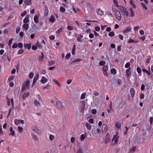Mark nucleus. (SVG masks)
<instances>
[{
    "label": "nucleus",
    "instance_id": "nucleus-60",
    "mask_svg": "<svg viewBox=\"0 0 153 153\" xmlns=\"http://www.w3.org/2000/svg\"><path fill=\"white\" fill-rule=\"evenodd\" d=\"M100 28L99 26H97L95 27V30L97 31H98L100 30Z\"/></svg>",
    "mask_w": 153,
    "mask_h": 153
},
{
    "label": "nucleus",
    "instance_id": "nucleus-53",
    "mask_svg": "<svg viewBox=\"0 0 153 153\" xmlns=\"http://www.w3.org/2000/svg\"><path fill=\"white\" fill-rule=\"evenodd\" d=\"M15 124L16 125H18L19 123V120H15Z\"/></svg>",
    "mask_w": 153,
    "mask_h": 153
},
{
    "label": "nucleus",
    "instance_id": "nucleus-45",
    "mask_svg": "<svg viewBox=\"0 0 153 153\" xmlns=\"http://www.w3.org/2000/svg\"><path fill=\"white\" fill-rule=\"evenodd\" d=\"M54 138V136L52 135H50L49 136V139L51 141L53 140Z\"/></svg>",
    "mask_w": 153,
    "mask_h": 153
},
{
    "label": "nucleus",
    "instance_id": "nucleus-1",
    "mask_svg": "<svg viewBox=\"0 0 153 153\" xmlns=\"http://www.w3.org/2000/svg\"><path fill=\"white\" fill-rule=\"evenodd\" d=\"M30 83V80L27 79L23 84L21 90L22 92H23L26 89L29 88Z\"/></svg>",
    "mask_w": 153,
    "mask_h": 153
},
{
    "label": "nucleus",
    "instance_id": "nucleus-57",
    "mask_svg": "<svg viewBox=\"0 0 153 153\" xmlns=\"http://www.w3.org/2000/svg\"><path fill=\"white\" fill-rule=\"evenodd\" d=\"M24 52V51L22 49H20L18 51V53L19 54H20Z\"/></svg>",
    "mask_w": 153,
    "mask_h": 153
},
{
    "label": "nucleus",
    "instance_id": "nucleus-36",
    "mask_svg": "<svg viewBox=\"0 0 153 153\" xmlns=\"http://www.w3.org/2000/svg\"><path fill=\"white\" fill-rule=\"evenodd\" d=\"M53 81L54 83H55L57 84L58 86H59V87L60 86V84L56 80V79H53Z\"/></svg>",
    "mask_w": 153,
    "mask_h": 153
},
{
    "label": "nucleus",
    "instance_id": "nucleus-51",
    "mask_svg": "<svg viewBox=\"0 0 153 153\" xmlns=\"http://www.w3.org/2000/svg\"><path fill=\"white\" fill-rule=\"evenodd\" d=\"M130 64L129 62L127 63L125 65V67L126 68H129Z\"/></svg>",
    "mask_w": 153,
    "mask_h": 153
},
{
    "label": "nucleus",
    "instance_id": "nucleus-10",
    "mask_svg": "<svg viewBox=\"0 0 153 153\" xmlns=\"http://www.w3.org/2000/svg\"><path fill=\"white\" fill-rule=\"evenodd\" d=\"M39 15H35L34 17V22L36 23H38L39 22Z\"/></svg>",
    "mask_w": 153,
    "mask_h": 153
},
{
    "label": "nucleus",
    "instance_id": "nucleus-55",
    "mask_svg": "<svg viewBox=\"0 0 153 153\" xmlns=\"http://www.w3.org/2000/svg\"><path fill=\"white\" fill-rule=\"evenodd\" d=\"M3 132L2 131V126L1 125H0V136L2 134Z\"/></svg>",
    "mask_w": 153,
    "mask_h": 153
},
{
    "label": "nucleus",
    "instance_id": "nucleus-12",
    "mask_svg": "<svg viewBox=\"0 0 153 153\" xmlns=\"http://www.w3.org/2000/svg\"><path fill=\"white\" fill-rule=\"evenodd\" d=\"M131 29V26H128L126 28V29L123 31V32L125 33H127L130 31Z\"/></svg>",
    "mask_w": 153,
    "mask_h": 153
},
{
    "label": "nucleus",
    "instance_id": "nucleus-58",
    "mask_svg": "<svg viewBox=\"0 0 153 153\" xmlns=\"http://www.w3.org/2000/svg\"><path fill=\"white\" fill-rule=\"evenodd\" d=\"M12 40H13V39H10L9 40V42H8V45H10V46L11 44L12 43Z\"/></svg>",
    "mask_w": 153,
    "mask_h": 153
},
{
    "label": "nucleus",
    "instance_id": "nucleus-11",
    "mask_svg": "<svg viewBox=\"0 0 153 153\" xmlns=\"http://www.w3.org/2000/svg\"><path fill=\"white\" fill-rule=\"evenodd\" d=\"M39 78V75L38 74H36V75L35 76V77L34 78L33 83V86L32 87H33V86L34 85L35 83H36V81Z\"/></svg>",
    "mask_w": 153,
    "mask_h": 153
},
{
    "label": "nucleus",
    "instance_id": "nucleus-50",
    "mask_svg": "<svg viewBox=\"0 0 153 153\" xmlns=\"http://www.w3.org/2000/svg\"><path fill=\"white\" fill-rule=\"evenodd\" d=\"M141 4L143 8L145 9L146 10H147L148 8L145 4L142 3H141Z\"/></svg>",
    "mask_w": 153,
    "mask_h": 153
},
{
    "label": "nucleus",
    "instance_id": "nucleus-6",
    "mask_svg": "<svg viewBox=\"0 0 153 153\" xmlns=\"http://www.w3.org/2000/svg\"><path fill=\"white\" fill-rule=\"evenodd\" d=\"M111 139V137L109 134L107 133L104 139V141L105 143H108Z\"/></svg>",
    "mask_w": 153,
    "mask_h": 153
},
{
    "label": "nucleus",
    "instance_id": "nucleus-52",
    "mask_svg": "<svg viewBox=\"0 0 153 153\" xmlns=\"http://www.w3.org/2000/svg\"><path fill=\"white\" fill-rule=\"evenodd\" d=\"M18 44L16 43H15V44H13V45L12 46V48H16L18 47Z\"/></svg>",
    "mask_w": 153,
    "mask_h": 153
},
{
    "label": "nucleus",
    "instance_id": "nucleus-17",
    "mask_svg": "<svg viewBox=\"0 0 153 153\" xmlns=\"http://www.w3.org/2000/svg\"><path fill=\"white\" fill-rule=\"evenodd\" d=\"M31 47V44L30 43L29 44H25L24 47L25 48H27V49H30Z\"/></svg>",
    "mask_w": 153,
    "mask_h": 153
},
{
    "label": "nucleus",
    "instance_id": "nucleus-31",
    "mask_svg": "<svg viewBox=\"0 0 153 153\" xmlns=\"http://www.w3.org/2000/svg\"><path fill=\"white\" fill-rule=\"evenodd\" d=\"M76 50V45L74 44L73 46V48L72 51V54L74 55L75 54V51Z\"/></svg>",
    "mask_w": 153,
    "mask_h": 153
},
{
    "label": "nucleus",
    "instance_id": "nucleus-27",
    "mask_svg": "<svg viewBox=\"0 0 153 153\" xmlns=\"http://www.w3.org/2000/svg\"><path fill=\"white\" fill-rule=\"evenodd\" d=\"M130 91L131 96H134L135 94V91L134 89L133 88H131L130 90Z\"/></svg>",
    "mask_w": 153,
    "mask_h": 153
},
{
    "label": "nucleus",
    "instance_id": "nucleus-43",
    "mask_svg": "<svg viewBox=\"0 0 153 153\" xmlns=\"http://www.w3.org/2000/svg\"><path fill=\"white\" fill-rule=\"evenodd\" d=\"M85 137V136L84 134H82L80 136V139L82 140H83Z\"/></svg>",
    "mask_w": 153,
    "mask_h": 153
},
{
    "label": "nucleus",
    "instance_id": "nucleus-56",
    "mask_svg": "<svg viewBox=\"0 0 153 153\" xmlns=\"http://www.w3.org/2000/svg\"><path fill=\"white\" fill-rule=\"evenodd\" d=\"M18 45L19 47L20 48H22L23 47V44L21 42H19Z\"/></svg>",
    "mask_w": 153,
    "mask_h": 153
},
{
    "label": "nucleus",
    "instance_id": "nucleus-29",
    "mask_svg": "<svg viewBox=\"0 0 153 153\" xmlns=\"http://www.w3.org/2000/svg\"><path fill=\"white\" fill-rule=\"evenodd\" d=\"M130 68L129 67L128 69H127L126 71V75L128 76H129L130 74Z\"/></svg>",
    "mask_w": 153,
    "mask_h": 153
},
{
    "label": "nucleus",
    "instance_id": "nucleus-8",
    "mask_svg": "<svg viewBox=\"0 0 153 153\" xmlns=\"http://www.w3.org/2000/svg\"><path fill=\"white\" fill-rule=\"evenodd\" d=\"M75 36L76 38L77 41L78 42H81L82 39L81 38L83 37V36L82 35L77 34H76Z\"/></svg>",
    "mask_w": 153,
    "mask_h": 153
},
{
    "label": "nucleus",
    "instance_id": "nucleus-62",
    "mask_svg": "<svg viewBox=\"0 0 153 153\" xmlns=\"http://www.w3.org/2000/svg\"><path fill=\"white\" fill-rule=\"evenodd\" d=\"M27 13V11H24L21 14V16H24Z\"/></svg>",
    "mask_w": 153,
    "mask_h": 153
},
{
    "label": "nucleus",
    "instance_id": "nucleus-48",
    "mask_svg": "<svg viewBox=\"0 0 153 153\" xmlns=\"http://www.w3.org/2000/svg\"><path fill=\"white\" fill-rule=\"evenodd\" d=\"M108 69V68L106 66H104L103 68V71H107Z\"/></svg>",
    "mask_w": 153,
    "mask_h": 153
},
{
    "label": "nucleus",
    "instance_id": "nucleus-64",
    "mask_svg": "<svg viewBox=\"0 0 153 153\" xmlns=\"http://www.w3.org/2000/svg\"><path fill=\"white\" fill-rule=\"evenodd\" d=\"M88 122L90 123H92L94 122V120L92 118H90Z\"/></svg>",
    "mask_w": 153,
    "mask_h": 153
},
{
    "label": "nucleus",
    "instance_id": "nucleus-25",
    "mask_svg": "<svg viewBox=\"0 0 153 153\" xmlns=\"http://www.w3.org/2000/svg\"><path fill=\"white\" fill-rule=\"evenodd\" d=\"M10 134L12 135V136H13L15 134V131L13 130V128L12 127H11L10 128Z\"/></svg>",
    "mask_w": 153,
    "mask_h": 153
},
{
    "label": "nucleus",
    "instance_id": "nucleus-13",
    "mask_svg": "<svg viewBox=\"0 0 153 153\" xmlns=\"http://www.w3.org/2000/svg\"><path fill=\"white\" fill-rule=\"evenodd\" d=\"M19 91V88H16L14 90V94L16 97L18 96Z\"/></svg>",
    "mask_w": 153,
    "mask_h": 153
},
{
    "label": "nucleus",
    "instance_id": "nucleus-21",
    "mask_svg": "<svg viewBox=\"0 0 153 153\" xmlns=\"http://www.w3.org/2000/svg\"><path fill=\"white\" fill-rule=\"evenodd\" d=\"M115 127L117 129H120L121 128V125L120 123L118 122H117L115 124Z\"/></svg>",
    "mask_w": 153,
    "mask_h": 153
},
{
    "label": "nucleus",
    "instance_id": "nucleus-46",
    "mask_svg": "<svg viewBox=\"0 0 153 153\" xmlns=\"http://www.w3.org/2000/svg\"><path fill=\"white\" fill-rule=\"evenodd\" d=\"M86 94L85 93H82L80 99L81 100H83L85 98Z\"/></svg>",
    "mask_w": 153,
    "mask_h": 153
},
{
    "label": "nucleus",
    "instance_id": "nucleus-44",
    "mask_svg": "<svg viewBox=\"0 0 153 153\" xmlns=\"http://www.w3.org/2000/svg\"><path fill=\"white\" fill-rule=\"evenodd\" d=\"M60 10L62 12H64L65 11V9L62 7H60Z\"/></svg>",
    "mask_w": 153,
    "mask_h": 153
},
{
    "label": "nucleus",
    "instance_id": "nucleus-49",
    "mask_svg": "<svg viewBox=\"0 0 153 153\" xmlns=\"http://www.w3.org/2000/svg\"><path fill=\"white\" fill-rule=\"evenodd\" d=\"M105 62L104 61H101L99 62V64L100 65L103 66L105 65Z\"/></svg>",
    "mask_w": 153,
    "mask_h": 153
},
{
    "label": "nucleus",
    "instance_id": "nucleus-5",
    "mask_svg": "<svg viewBox=\"0 0 153 153\" xmlns=\"http://www.w3.org/2000/svg\"><path fill=\"white\" fill-rule=\"evenodd\" d=\"M31 129L32 131H33L35 132H36L39 134H40L41 133V131L35 125H34L32 126Z\"/></svg>",
    "mask_w": 153,
    "mask_h": 153
},
{
    "label": "nucleus",
    "instance_id": "nucleus-23",
    "mask_svg": "<svg viewBox=\"0 0 153 153\" xmlns=\"http://www.w3.org/2000/svg\"><path fill=\"white\" fill-rule=\"evenodd\" d=\"M55 19L54 16H53L52 15L51 16V18H50L49 20V21L51 22H53L55 21Z\"/></svg>",
    "mask_w": 153,
    "mask_h": 153
},
{
    "label": "nucleus",
    "instance_id": "nucleus-19",
    "mask_svg": "<svg viewBox=\"0 0 153 153\" xmlns=\"http://www.w3.org/2000/svg\"><path fill=\"white\" fill-rule=\"evenodd\" d=\"M34 103L35 105L37 107H40L41 105V104L37 100H34Z\"/></svg>",
    "mask_w": 153,
    "mask_h": 153
},
{
    "label": "nucleus",
    "instance_id": "nucleus-15",
    "mask_svg": "<svg viewBox=\"0 0 153 153\" xmlns=\"http://www.w3.org/2000/svg\"><path fill=\"white\" fill-rule=\"evenodd\" d=\"M101 129L103 132L106 131L107 130V126L105 124H103Z\"/></svg>",
    "mask_w": 153,
    "mask_h": 153
},
{
    "label": "nucleus",
    "instance_id": "nucleus-3",
    "mask_svg": "<svg viewBox=\"0 0 153 153\" xmlns=\"http://www.w3.org/2000/svg\"><path fill=\"white\" fill-rule=\"evenodd\" d=\"M114 12L115 16L117 19L119 21H120L122 19V16L120 12L117 10H115Z\"/></svg>",
    "mask_w": 153,
    "mask_h": 153
},
{
    "label": "nucleus",
    "instance_id": "nucleus-33",
    "mask_svg": "<svg viewBox=\"0 0 153 153\" xmlns=\"http://www.w3.org/2000/svg\"><path fill=\"white\" fill-rule=\"evenodd\" d=\"M142 71L143 72L146 73L148 75H150V73L147 70L145 69H142Z\"/></svg>",
    "mask_w": 153,
    "mask_h": 153
},
{
    "label": "nucleus",
    "instance_id": "nucleus-61",
    "mask_svg": "<svg viewBox=\"0 0 153 153\" xmlns=\"http://www.w3.org/2000/svg\"><path fill=\"white\" fill-rule=\"evenodd\" d=\"M139 29V26H137L134 27V30L135 31H138V30Z\"/></svg>",
    "mask_w": 153,
    "mask_h": 153
},
{
    "label": "nucleus",
    "instance_id": "nucleus-39",
    "mask_svg": "<svg viewBox=\"0 0 153 153\" xmlns=\"http://www.w3.org/2000/svg\"><path fill=\"white\" fill-rule=\"evenodd\" d=\"M62 29L63 28L62 27H61L56 31V32L57 34H59L62 31Z\"/></svg>",
    "mask_w": 153,
    "mask_h": 153
},
{
    "label": "nucleus",
    "instance_id": "nucleus-59",
    "mask_svg": "<svg viewBox=\"0 0 153 153\" xmlns=\"http://www.w3.org/2000/svg\"><path fill=\"white\" fill-rule=\"evenodd\" d=\"M67 28L68 30H72L73 29V27L70 26H68L67 27Z\"/></svg>",
    "mask_w": 153,
    "mask_h": 153
},
{
    "label": "nucleus",
    "instance_id": "nucleus-30",
    "mask_svg": "<svg viewBox=\"0 0 153 153\" xmlns=\"http://www.w3.org/2000/svg\"><path fill=\"white\" fill-rule=\"evenodd\" d=\"M31 1V0H25L24 2L25 4H26L27 5H28L30 4Z\"/></svg>",
    "mask_w": 153,
    "mask_h": 153
},
{
    "label": "nucleus",
    "instance_id": "nucleus-7",
    "mask_svg": "<svg viewBox=\"0 0 153 153\" xmlns=\"http://www.w3.org/2000/svg\"><path fill=\"white\" fill-rule=\"evenodd\" d=\"M85 102L84 101H81L79 108L82 111H83L85 108Z\"/></svg>",
    "mask_w": 153,
    "mask_h": 153
},
{
    "label": "nucleus",
    "instance_id": "nucleus-35",
    "mask_svg": "<svg viewBox=\"0 0 153 153\" xmlns=\"http://www.w3.org/2000/svg\"><path fill=\"white\" fill-rule=\"evenodd\" d=\"M130 3L131 4V5L134 8H136V7L134 3L132 0H130Z\"/></svg>",
    "mask_w": 153,
    "mask_h": 153
},
{
    "label": "nucleus",
    "instance_id": "nucleus-20",
    "mask_svg": "<svg viewBox=\"0 0 153 153\" xmlns=\"http://www.w3.org/2000/svg\"><path fill=\"white\" fill-rule=\"evenodd\" d=\"M48 81V79L45 77H42L41 82L42 83H45Z\"/></svg>",
    "mask_w": 153,
    "mask_h": 153
},
{
    "label": "nucleus",
    "instance_id": "nucleus-47",
    "mask_svg": "<svg viewBox=\"0 0 153 153\" xmlns=\"http://www.w3.org/2000/svg\"><path fill=\"white\" fill-rule=\"evenodd\" d=\"M137 71L138 74H140L141 73V70L140 67H138L137 68Z\"/></svg>",
    "mask_w": 153,
    "mask_h": 153
},
{
    "label": "nucleus",
    "instance_id": "nucleus-26",
    "mask_svg": "<svg viewBox=\"0 0 153 153\" xmlns=\"http://www.w3.org/2000/svg\"><path fill=\"white\" fill-rule=\"evenodd\" d=\"M29 22V17L27 16L23 20V22L25 23H27Z\"/></svg>",
    "mask_w": 153,
    "mask_h": 153
},
{
    "label": "nucleus",
    "instance_id": "nucleus-32",
    "mask_svg": "<svg viewBox=\"0 0 153 153\" xmlns=\"http://www.w3.org/2000/svg\"><path fill=\"white\" fill-rule=\"evenodd\" d=\"M131 16V17H133L134 15V13L132 8L130 9Z\"/></svg>",
    "mask_w": 153,
    "mask_h": 153
},
{
    "label": "nucleus",
    "instance_id": "nucleus-41",
    "mask_svg": "<svg viewBox=\"0 0 153 153\" xmlns=\"http://www.w3.org/2000/svg\"><path fill=\"white\" fill-rule=\"evenodd\" d=\"M71 54L70 53H68L66 54L65 56V58L67 59H69V58L71 57Z\"/></svg>",
    "mask_w": 153,
    "mask_h": 153
},
{
    "label": "nucleus",
    "instance_id": "nucleus-37",
    "mask_svg": "<svg viewBox=\"0 0 153 153\" xmlns=\"http://www.w3.org/2000/svg\"><path fill=\"white\" fill-rule=\"evenodd\" d=\"M108 35L109 36L112 37L114 36V33L113 31H111L109 33Z\"/></svg>",
    "mask_w": 153,
    "mask_h": 153
},
{
    "label": "nucleus",
    "instance_id": "nucleus-28",
    "mask_svg": "<svg viewBox=\"0 0 153 153\" xmlns=\"http://www.w3.org/2000/svg\"><path fill=\"white\" fill-rule=\"evenodd\" d=\"M85 126L86 128L88 130H90L91 128V125L88 123H86Z\"/></svg>",
    "mask_w": 153,
    "mask_h": 153
},
{
    "label": "nucleus",
    "instance_id": "nucleus-22",
    "mask_svg": "<svg viewBox=\"0 0 153 153\" xmlns=\"http://www.w3.org/2000/svg\"><path fill=\"white\" fill-rule=\"evenodd\" d=\"M32 138L34 141H37L38 139L37 137L33 134H32Z\"/></svg>",
    "mask_w": 153,
    "mask_h": 153
},
{
    "label": "nucleus",
    "instance_id": "nucleus-63",
    "mask_svg": "<svg viewBox=\"0 0 153 153\" xmlns=\"http://www.w3.org/2000/svg\"><path fill=\"white\" fill-rule=\"evenodd\" d=\"M144 97V95L143 93H141L140 95V98L141 99H143Z\"/></svg>",
    "mask_w": 153,
    "mask_h": 153
},
{
    "label": "nucleus",
    "instance_id": "nucleus-2",
    "mask_svg": "<svg viewBox=\"0 0 153 153\" xmlns=\"http://www.w3.org/2000/svg\"><path fill=\"white\" fill-rule=\"evenodd\" d=\"M51 102L53 103L54 104L55 103H56L57 106L58 107V108H60L62 109L64 108V105L63 103L61 102L60 101H58L57 102L56 101L57 100L56 98L55 97L54 100H53V99H51Z\"/></svg>",
    "mask_w": 153,
    "mask_h": 153
},
{
    "label": "nucleus",
    "instance_id": "nucleus-40",
    "mask_svg": "<svg viewBox=\"0 0 153 153\" xmlns=\"http://www.w3.org/2000/svg\"><path fill=\"white\" fill-rule=\"evenodd\" d=\"M111 72L112 74H115L116 73V71L115 69H112L111 70Z\"/></svg>",
    "mask_w": 153,
    "mask_h": 153
},
{
    "label": "nucleus",
    "instance_id": "nucleus-54",
    "mask_svg": "<svg viewBox=\"0 0 153 153\" xmlns=\"http://www.w3.org/2000/svg\"><path fill=\"white\" fill-rule=\"evenodd\" d=\"M33 75H34V74L33 73L30 72L29 74V77L30 78H32L33 77Z\"/></svg>",
    "mask_w": 153,
    "mask_h": 153
},
{
    "label": "nucleus",
    "instance_id": "nucleus-38",
    "mask_svg": "<svg viewBox=\"0 0 153 153\" xmlns=\"http://www.w3.org/2000/svg\"><path fill=\"white\" fill-rule=\"evenodd\" d=\"M29 93H25L23 95V97L24 99H25L26 98L27 96L29 95Z\"/></svg>",
    "mask_w": 153,
    "mask_h": 153
},
{
    "label": "nucleus",
    "instance_id": "nucleus-9",
    "mask_svg": "<svg viewBox=\"0 0 153 153\" xmlns=\"http://www.w3.org/2000/svg\"><path fill=\"white\" fill-rule=\"evenodd\" d=\"M123 16L126 15L127 16L128 15V12L126 8H124L120 11Z\"/></svg>",
    "mask_w": 153,
    "mask_h": 153
},
{
    "label": "nucleus",
    "instance_id": "nucleus-18",
    "mask_svg": "<svg viewBox=\"0 0 153 153\" xmlns=\"http://www.w3.org/2000/svg\"><path fill=\"white\" fill-rule=\"evenodd\" d=\"M29 25L27 23H25L23 24L22 25V28L25 30H28L29 28Z\"/></svg>",
    "mask_w": 153,
    "mask_h": 153
},
{
    "label": "nucleus",
    "instance_id": "nucleus-34",
    "mask_svg": "<svg viewBox=\"0 0 153 153\" xmlns=\"http://www.w3.org/2000/svg\"><path fill=\"white\" fill-rule=\"evenodd\" d=\"M135 150V147H133L131 149L129 152L130 153H132L133 152H134Z\"/></svg>",
    "mask_w": 153,
    "mask_h": 153
},
{
    "label": "nucleus",
    "instance_id": "nucleus-4",
    "mask_svg": "<svg viewBox=\"0 0 153 153\" xmlns=\"http://www.w3.org/2000/svg\"><path fill=\"white\" fill-rule=\"evenodd\" d=\"M118 133L117 132L116 134L115 135L112 139V142H114L113 143V145L116 144L118 143V140L119 138V136L118 135Z\"/></svg>",
    "mask_w": 153,
    "mask_h": 153
},
{
    "label": "nucleus",
    "instance_id": "nucleus-24",
    "mask_svg": "<svg viewBox=\"0 0 153 153\" xmlns=\"http://www.w3.org/2000/svg\"><path fill=\"white\" fill-rule=\"evenodd\" d=\"M128 42L129 43H136L138 42V41L137 40H134L132 39H129L128 40Z\"/></svg>",
    "mask_w": 153,
    "mask_h": 153
},
{
    "label": "nucleus",
    "instance_id": "nucleus-16",
    "mask_svg": "<svg viewBox=\"0 0 153 153\" xmlns=\"http://www.w3.org/2000/svg\"><path fill=\"white\" fill-rule=\"evenodd\" d=\"M39 48H42L44 45L43 44L42 42H37L36 45Z\"/></svg>",
    "mask_w": 153,
    "mask_h": 153
},
{
    "label": "nucleus",
    "instance_id": "nucleus-14",
    "mask_svg": "<svg viewBox=\"0 0 153 153\" xmlns=\"http://www.w3.org/2000/svg\"><path fill=\"white\" fill-rule=\"evenodd\" d=\"M97 12L98 15L100 16H102L104 14L103 11L100 9L97 10Z\"/></svg>",
    "mask_w": 153,
    "mask_h": 153
},
{
    "label": "nucleus",
    "instance_id": "nucleus-42",
    "mask_svg": "<svg viewBox=\"0 0 153 153\" xmlns=\"http://www.w3.org/2000/svg\"><path fill=\"white\" fill-rule=\"evenodd\" d=\"M18 129L19 131V132H22L23 131V128L21 127H18Z\"/></svg>",
    "mask_w": 153,
    "mask_h": 153
}]
</instances>
